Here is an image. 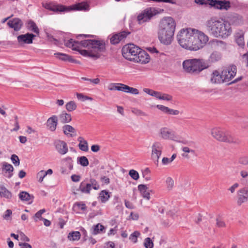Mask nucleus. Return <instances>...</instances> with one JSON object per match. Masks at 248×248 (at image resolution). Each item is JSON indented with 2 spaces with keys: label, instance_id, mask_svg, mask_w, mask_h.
<instances>
[{
  "label": "nucleus",
  "instance_id": "nucleus-1",
  "mask_svg": "<svg viewBox=\"0 0 248 248\" xmlns=\"http://www.w3.org/2000/svg\"><path fill=\"white\" fill-rule=\"evenodd\" d=\"M176 28L174 19L170 16L163 18L159 22L157 31L158 38L161 43L169 45L173 39Z\"/></svg>",
  "mask_w": 248,
  "mask_h": 248
},
{
  "label": "nucleus",
  "instance_id": "nucleus-2",
  "mask_svg": "<svg viewBox=\"0 0 248 248\" xmlns=\"http://www.w3.org/2000/svg\"><path fill=\"white\" fill-rule=\"evenodd\" d=\"M205 25L207 31L215 37L226 38L232 32V28L227 21L218 19L216 17L207 20Z\"/></svg>",
  "mask_w": 248,
  "mask_h": 248
},
{
  "label": "nucleus",
  "instance_id": "nucleus-3",
  "mask_svg": "<svg viewBox=\"0 0 248 248\" xmlns=\"http://www.w3.org/2000/svg\"><path fill=\"white\" fill-rule=\"evenodd\" d=\"M64 41V45L66 47H72L76 44H80L84 47L92 49L93 53L104 52L106 51V44L104 40H98L95 39H87L80 41H76L73 39H70L67 41Z\"/></svg>",
  "mask_w": 248,
  "mask_h": 248
},
{
  "label": "nucleus",
  "instance_id": "nucleus-4",
  "mask_svg": "<svg viewBox=\"0 0 248 248\" xmlns=\"http://www.w3.org/2000/svg\"><path fill=\"white\" fill-rule=\"evenodd\" d=\"M42 6L45 9L54 12H68L71 11H89L90 7L87 1L77 3L66 6L62 4H55L52 2L43 3Z\"/></svg>",
  "mask_w": 248,
  "mask_h": 248
},
{
  "label": "nucleus",
  "instance_id": "nucleus-5",
  "mask_svg": "<svg viewBox=\"0 0 248 248\" xmlns=\"http://www.w3.org/2000/svg\"><path fill=\"white\" fill-rule=\"evenodd\" d=\"M183 67L186 73L197 75L204 69L209 67L208 62L202 59H192L185 60L183 62Z\"/></svg>",
  "mask_w": 248,
  "mask_h": 248
},
{
  "label": "nucleus",
  "instance_id": "nucleus-6",
  "mask_svg": "<svg viewBox=\"0 0 248 248\" xmlns=\"http://www.w3.org/2000/svg\"><path fill=\"white\" fill-rule=\"evenodd\" d=\"M177 39L179 44L183 48L196 51L194 29H182L177 35Z\"/></svg>",
  "mask_w": 248,
  "mask_h": 248
},
{
  "label": "nucleus",
  "instance_id": "nucleus-7",
  "mask_svg": "<svg viewBox=\"0 0 248 248\" xmlns=\"http://www.w3.org/2000/svg\"><path fill=\"white\" fill-rule=\"evenodd\" d=\"M211 134L217 140L228 142L229 143H239V140L233 138L229 132L222 129L220 127H215L212 129Z\"/></svg>",
  "mask_w": 248,
  "mask_h": 248
},
{
  "label": "nucleus",
  "instance_id": "nucleus-8",
  "mask_svg": "<svg viewBox=\"0 0 248 248\" xmlns=\"http://www.w3.org/2000/svg\"><path fill=\"white\" fill-rule=\"evenodd\" d=\"M93 188L94 190L100 189V185L98 182L94 178H91L89 180L86 179L82 182L77 190L80 191L82 193L89 194Z\"/></svg>",
  "mask_w": 248,
  "mask_h": 248
},
{
  "label": "nucleus",
  "instance_id": "nucleus-9",
  "mask_svg": "<svg viewBox=\"0 0 248 248\" xmlns=\"http://www.w3.org/2000/svg\"><path fill=\"white\" fill-rule=\"evenodd\" d=\"M140 48L133 44H128L124 46L122 49L123 56L126 60L133 61V59L137 56Z\"/></svg>",
  "mask_w": 248,
  "mask_h": 248
},
{
  "label": "nucleus",
  "instance_id": "nucleus-10",
  "mask_svg": "<svg viewBox=\"0 0 248 248\" xmlns=\"http://www.w3.org/2000/svg\"><path fill=\"white\" fill-rule=\"evenodd\" d=\"M158 13L155 8L149 7L144 10L137 17L139 23L149 21L154 16Z\"/></svg>",
  "mask_w": 248,
  "mask_h": 248
},
{
  "label": "nucleus",
  "instance_id": "nucleus-11",
  "mask_svg": "<svg viewBox=\"0 0 248 248\" xmlns=\"http://www.w3.org/2000/svg\"><path fill=\"white\" fill-rule=\"evenodd\" d=\"M151 158L156 166H158L159 159L163 149V144L158 141L154 142L152 146Z\"/></svg>",
  "mask_w": 248,
  "mask_h": 248
},
{
  "label": "nucleus",
  "instance_id": "nucleus-12",
  "mask_svg": "<svg viewBox=\"0 0 248 248\" xmlns=\"http://www.w3.org/2000/svg\"><path fill=\"white\" fill-rule=\"evenodd\" d=\"M195 41L194 43L196 51L202 48L208 41V37L203 32L194 29Z\"/></svg>",
  "mask_w": 248,
  "mask_h": 248
},
{
  "label": "nucleus",
  "instance_id": "nucleus-13",
  "mask_svg": "<svg viewBox=\"0 0 248 248\" xmlns=\"http://www.w3.org/2000/svg\"><path fill=\"white\" fill-rule=\"evenodd\" d=\"M237 68L234 65L224 68L221 72L223 82H226L230 81L235 76Z\"/></svg>",
  "mask_w": 248,
  "mask_h": 248
},
{
  "label": "nucleus",
  "instance_id": "nucleus-14",
  "mask_svg": "<svg viewBox=\"0 0 248 248\" xmlns=\"http://www.w3.org/2000/svg\"><path fill=\"white\" fill-rule=\"evenodd\" d=\"M150 60V56L148 54L140 48L137 56L133 58L132 62L141 64H146L149 62Z\"/></svg>",
  "mask_w": 248,
  "mask_h": 248
},
{
  "label": "nucleus",
  "instance_id": "nucleus-15",
  "mask_svg": "<svg viewBox=\"0 0 248 248\" xmlns=\"http://www.w3.org/2000/svg\"><path fill=\"white\" fill-rule=\"evenodd\" d=\"M79 45L81 46L80 44H76L73 46L69 47L71 48L74 50L78 51L81 55L85 57L92 58L94 60H96L100 57V54L98 53H93L92 51H88L85 49H79Z\"/></svg>",
  "mask_w": 248,
  "mask_h": 248
},
{
  "label": "nucleus",
  "instance_id": "nucleus-16",
  "mask_svg": "<svg viewBox=\"0 0 248 248\" xmlns=\"http://www.w3.org/2000/svg\"><path fill=\"white\" fill-rule=\"evenodd\" d=\"M130 32L128 31H122L120 32L113 34L110 38V43L112 45H116L121 41H124Z\"/></svg>",
  "mask_w": 248,
  "mask_h": 248
},
{
  "label": "nucleus",
  "instance_id": "nucleus-17",
  "mask_svg": "<svg viewBox=\"0 0 248 248\" xmlns=\"http://www.w3.org/2000/svg\"><path fill=\"white\" fill-rule=\"evenodd\" d=\"M248 201V189L246 187L241 188L237 192V204L241 206Z\"/></svg>",
  "mask_w": 248,
  "mask_h": 248
},
{
  "label": "nucleus",
  "instance_id": "nucleus-18",
  "mask_svg": "<svg viewBox=\"0 0 248 248\" xmlns=\"http://www.w3.org/2000/svg\"><path fill=\"white\" fill-rule=\"evenodd\" d=\"M211 7L219 10H228L231 7V2L229 1L212 0Z\"/></svg>",
  "mask_w": 248,
  "mask_h": 248
},
{
  "label": "nucleus",
  "instance_id": "nucleus-19",
  "mask_svg": "<svg viewBox=\"0 0 248 248\" xmlns=\"http://www.w3.org/2000/svg\"><path fill=\"white\" fill-rule=\"evenodd\" d=\"M228 22L230 23V26L231 25L233 26H240L243 23V17L236 13H233L229 15L228 17Z\"/></svg>",
  "mask_w": 248,
  "mask_h": 248
},
{
  "label": "nucleus",
  "instance_id": "nucleus-20",
  "mask_svg": "<svg viewBox=\"0 0 248 248\" xmlns=\"http://www.w3.org/2000/svg\"><path fill=\"white\" fill-rule=\"evenodd\" d=\"M35 36L36 35L32 33H27L18 35L17 41L20 44H31L32 43L33 40Z\"/></svg>",
  "mask_w": 248,
  "mask_h": 248
},
{
  "label": "nucleus",
  "instance_id": "nucleus-21",
  "mask_svg": "<svg viewBox=\"0 0 248 248\" xmlns=\"http://www.w3.org/2000/svg\"><path fill=\"white\" fill-rule=\"evenodd\" d=\"M7 25L10 28L14 29L15 31H17L21 29L23 23L21 19L15 18L9 20L7 23Z\"/></svg>",
  "mask_w": 248,
  "mask_h": 248
},
{
  "label": "nucleus",
  "instance_id": "nucleus-22",
  "mask_svg": "<svg viewBox=\"0 0 248 248\" xmlns=\"http://www.w3.org/2000/svg\"><path fill=\"white\" fill-rule=\"evenodd\" d=\"M14 168L13 166L7 162H3L2 164V171L4 173V176L10 178L13 175Z\"/></svg>",
  "mask_w": 248,
  "mask_h": 248
},
{
  "label": "nucleus",
  "instance_id": "nucleus-23",
  "mask_svg": "<svg viewBox=\"0 0 248 248\" xmlns=\"http://www.w3.org/2000/svg\"><path fill=\"white\" fill-rule=\"evenodd\" d=\"M57 151L62 155H64L68 152L67 144L63 141L58 140L55 143Z\"/></svg>",
  "mask_w": 248,
  "mask_h": 248
},
{
  "label": "nucleus",
  "instance_id": "nucleus-24",
  "mask_svg": "<svg viewBox=\"0 0 248 248\" xmlns=\"http://www.w3.org/2000/svg\"><path fill=\"white\" fill-rule=\"evenodd\" d=\"M210 81L213 84L224 83L221 73L220 74L217 70L214 71L211 74Z\"/></svg>",
  "mask_w": 248,
  "mask_h": 248
},
{
  "label": "nucleus",
  "instance_id": "nucleus-25",
  "mask_svg": "<svg viewBox=\"0 0 248 248\" xmlns=\"http://www.w3.org/2000/svg\"><path fill=\"white\" fill-rule=\"evenodd\" d=\"M55 56L58 59L64 62H68L72 63H77V61L73 59L72 57L67 54L57 52L54 53Z\"/></svg>",
  "mask_w": 248,
  "mask_h": 248
},
{
  "label": "nucleus",
  "instance_id": "nucleus-26",
  "mask_svg": "<svg viewBox=\"0 0 248 248\" xmlns=\"http://www.w3.org/2000/svg\"><path fill=\"white\" fill-rule=\"evenodd\" d=\"M160 134L163 139H170L172 140H175V138H176L175 133L167 128H162L161 129Z\"/></svg>",
  "mask_w": 248,
  "mask_h": 248
},
{
  "label": "nucleus",
  "instance_id": "nucleus-27",
  "mask_svg": "<svg viewBox=\"0 0 248 248\" xmlns=\"http://www.w3.org/2000/svg\"><path fill=\"white\" fill-rule=\"evenodd\" d=\"M148 187L145 185H139L138 186V189L140 190L141 193L142 197L148 200H149L150 198V193L148 191H147Z\"/></svg>",
  "mask_w": 248,
  "mask_h": 248
},
{
  "label": "nucleus",
  "instance_id": "nucleus-28",
  "mask_svg": "<svg viewBox=\"0 0 248 248\" xmlns=\"http://www.w3.org/2000/svg\"><path fill=\"white\" fill-rule=\"evenodd\" d=\"M221 58V53L218 51H215L211 54L208 61L211 62L213 63L220 61Z\"/></svg>",
  "mask_w": 248,
  "mask_h": 248
},
{
  "label": "nucleus",
  "instance_id": "nucleus-29",
  "mask_svg": "<svg viewBox=\"0 0 248 248\" xmlns=\"http://www.w3.org/2000/svg\"><path fill=\"white\" fill-rule=\"evenodd\" d=\"M125 84L122 83H111L109 84L108 89L110 91L117 90L124 92Z\"/></svg>",
  "mask_w": 248,
  "mask_h": 248
},
{
  "label": "nucleus",
  "instance_id": "nucleus-30",
  "mask_svg": "<svg viewBox=\"0 0 248 248\" xmlns=\"http://www.w3.org/2000/svg\"><path fill=\"white\" fill-rule=\"evenodd\" d=\"M27 28L29 30L32 31L34 33H36L37 34L39 35V29L37 27L35 23L33 21L31 20H29L27 23Z\"/></svg>",
  "mask_w": 248,
  "mask_h": 248
},
{
  "label": "nucleus",
  "instance_id": "nucleus-31",
  "mask_svg": "<svg viewBox=\"0 0 248 248\" xmlns=\"http://www.w3.org/2000/svg\"><path fill=\"white\" fill-rule=\"evenodd\" d=\"M78 141L79 142L78 144L79 148L81 151L87 152L89 150L87 141L81 137L78 138Z\"/></svg>",
  "mask_w": 248,
  "mask_h": 248
},
{
  "label": "nucleus",
  "instance_id": "nucleus-32",
  "mask_svg": "<svg viewBox=\"0 0 248 248\" xmlns=\"http://www.w3.org/2000/svg\"><path fill=\"white\" fill-rule=\"evenodd\" d=\"M110 198V192L106 190H102L99 193V198L103 203L107 202Z\"/></svg>",
  "mask_w": 248,
  "mask_h": 248
},
{
  "label": "nucleus",
  "instance_id": "nucleus-33",
  "mask_svg": "<svg viewBox=\"0 0 248 248\" xmlns=\"http://www.w3.org/2000/svg\"><path fill=\"white\" fill-rule=\"evenodd\" d=\"M0 196L4 197L8 199L12 198V195L10 191H9L4 186H0Z\"/></svg>",
  "mask_w": 248,
  "mask_h": 248
},
{
  "label": "nucleus",
  "instance_id": "nucleus-34",
  "mask_svg": "<svg viewBox=\"0 0 248 248\" xmlns=\"http://www.w3.org/2000/svg\"><path fill=\"white\" fill-rule=\"evenodd\" d=\"M60 121L62 123H68L71 120V115L65 112H62L59 117Z\"/></svg>",
  "mask_w": 248,
  "mask_h": 248
},
{
  "label": "nucleus",
  "instance_id": "nucleus-35",
  "mask_svg": "<svg viewBox=\"0 0 248 248\" xmlns=\"http://www.w3.org/2000/svg\"><path fill=\"white\" fill-rule=\"evenodd\" d=\"M80 233L78 231L70 232L68 235V238L70 240L77 241L80 238Z\"/></svg>",
  "mask_w": 248,
  "mask_h": 248
},
{
  "label": "nucleus",
  "instance_id": "nucleus-36",
  "mask_svg": "<svg viewBox=\"0 0 248 248\" xmlns=\"http://www.w3.org/2000/svg\"><path fill=\"white\" fill-rule=\"evenodd\" d=\"M182 150L184 152L182 155V156L187 159L189 158V156L186 153H191L193 155L196 154V151L194 150L190 149L188 147H183L182 148Z\"/></svg>",
  "mask_w": 248,
  "mask_h": 248
},
{
  "label": "nucleus",
  "instance_id": "nucleus-37",
  "mask_svg": "<svg viewBox=\"0 0 248 248\" xmlns=\"http://www.w3.org/2000/svg\"><path fill=\"white\" fill-rule=\"evenodd\" d=\"M19 197L21 200L23 201H29L33 198V196L25 191H22L19 194Z\"/></svg>",
  "mask_w": 248,
  "mask_h": 248
},
{
  "label": "nucleus",
  "instance_id": "nucleus-38",
  "mask_svg": "<svg viewBox=\"0 0 248 248\" xmlns=\"http://www.w3.org/2000/svg\"><path fill=\"white\" fill-rule=\"evenodd\" d=\"M104 229V227L100 223H98L97 224L93 226L92 234L93 235H96L100 233L103 231Z\"/></svg>",
  "mask_w": 248,
  "mask_h": 248
},
{
  "label": "nucleus",
  "instance_id": "nucleus-39",
  "mask_svg": "<svg viewBox=\"0 0 248 248\" xmlns=\"http://www.w3.org/2000/svg\"><path fill=\"white\" fill-rule=\"evenodd\" d=\"M46 212L45 209H41L35 213L33 217V218L35 222H37L39 220H42L44 218L42 217V215Z\"/></svg>",
  "mask_w": 248,
  "mask_h": 248
},
{
  "label": "nucleus",
  "instance_id": "nucleus-40",
  "mask_svg": "<svg viewBox=\"0 0 248 248\" xmlns=\"http://www.w3.org/2000/svg\"><path fill=\"white\" fill-rule=\"evenodd\" d=\"M124 92L133 94H138L139 93V90L137 89L129 87L126 85L124 86Z\"/></svg>",
  "mask_w": 248,
  "mask_h": 248
},
{
  "label": "nucleus",
  "instance_id": "nucleus-41",
  "mask_svg": "<svg viewBox=\"0 0 248 248\" xmlns=\"http://www.w3.org/2000/svg\"><path fill=\"white\" fill-rule=\"evenodd\" d=\"M78 161L79 164L83 167L87 166L89 163L88 159L85 156H82L78 158Z\"/></svg>",
  "mask_w": 248,
  "mask_h": 248
},
{
  "label": "nucleus",
  "instance_id": "nucleus-42",
  "mask_svg": "<svg viewBox=\"0 0 248 248\" xmlns=\"http://www.w3.org/2000/svg\"><path fill=\"white\" fill-rule=\"evenodd\" d=\"M157 98L160 100L171 101L172 100V96L169 94L162 93L160 92L159 95L157 96Z\"/></svg>",
  "mask_w": 248,
  "mask_h": 248
},
{
  "label": "nucleus",
  "instance_id": "nucleus-43",
  "mask_svg": "<svg viewBox=\"0 0 248 248\" xmlns=\"http://www.w3.org/2000/svg\"><path fill=\"white\" fill-rule=\"evenodd\" d=\"M77 108V105L74 101H71L66 104V108L69 111L74 110Z\"/></svg>",
  "mask_w": 248,
  "mask_h": 248
},
{
  "label": "nucleus",
  "instance_id": "nucleus-44",
  "mask_svg": "<svg viewBox=\"0 0 248 248\" xmlns=\"http://www.w3.org/2000/svg\"><path fill=\"white\" fill-rule=\"evenodd\" d=\"M143 91L146 93L152 96L155 97L156 98H157V96H158L159 95L160 93V92H159L155 91L148 88H144L143 89Z\"/></svg>",
  "mask_w": 248,
  "mask_h": 248
},
{
  "label": "nucleus",
  "instance_id": "nucleus-45",
  "mask_svg": "<svg viewBox=\"0 0 248 248\" xmlns=\"http://www.w3.org/2000/svg\"><path fill=\"white\" fill-rule=\"evenodd\" d=\"M63 132L66 135H68L70 133H74L75 129L70 125H66L63 127Z\"/></svg>",
  "mask_w": 248,
  "mask_h": 248
},
{
  "label": "nucleus",
  "instance_id": "nucleus-46",
  "mask_svg": "<svg viewBox=\"0 0 248 248\" xmlns=\"http://www.w3.org/2000/svg\"><path fill=\"white\" fill-rule=\"evenodd\" d=\"M235 42L238 45L241 47H243L245 45L244 41V37L243 35H240L235 37Z\"/></svg>",
  "mask_w": 248,
  "mask_h": 248
},
{
  "label": "nucleus",
  "instance_id": "nucleus-47",
  "mask_svg": "<svg viewBox=\"0 0 248 248\" xmlns=\"http://www.w3.org/2000/svg\"><path fill=\"white\" fill-rule=\"evenodd\" d=\"M78 207L80 208L82 211H84L87 209V206L86 204L83 202H77L73 206V208H75Z\"/></svg>",
  "mask_w": 248,
  "mask_h": 248
},
{
  "label": "nucleus",
  "instance_id": "nucleus-48",
  "mask_svg": "<svg viewBox=\"0 0 248 248\" xmlns=\"http://www.w3.org/2000/svg\"><path fill=\"white\" fill-rule=\"evenodd\" d=\"M212 0H194L196 3L201 5H210L211 6V3Z\"/></svg>",
  "mask_w": 248,
  "mask_h": 248
},
{
  "label": "nucleus",
  "instance_id": "nucleus-49",
  "mask_svg": "<svg viewBox=\"0 0 248 248\" xmlns=\"http://www.w3.org/2000/svg\"><path fill=\"white\" fill-rule=\"evenodd\" d=\"M238 162L243 165H248V155H243L238 159Z\"/></svg>",
  "mask_w": 248,
  "mask_h": 248
},
{
  "label": "nucleus",
  "instance_id": "nucleus-50",
  "mask_svg": "<svg viewBox=\"0 0 248 248\" xmlns=\"http://www.w3.org/2000/svg\"><path fill=\"white\" fill-rule=\"evenodd\" d=\"M167 187L168 190H171L174 185V181L170 177H168L166 181Z\"/></svg>",
  "mask_w": 248,
  "mask_h": 248
},
{
  "label": "nucleus",
  "instance_id": "nucleus-51",
  "mask_svg": "<svg viewBox=\"0 0 248 248\" xmlns=\"http://www.w3.org/2000/svg\"><path fill=\"white\" fill-rule=\"evenodd\" d=\"M46 176L45 173V170H41L38 172L37 174V178L40 183H42L43 181L44 178Z\"/></svg>",
  "mask_w": 248,
  "mask_h": 248
},
{
  "label": "nucleus",
  "instance_id": "nucleus-52",
  "mask_svg": "<svg viewBox=\"0 0 248 248\" xmlns=\"http://www.w3.org/2000/svg\"><path fill=\"white\" fill-rule=\"evenodd\" d=\"M144 245L146 248H153L154 244L152 240L148 237L145 239Z\"/></svg>",
  "mask_w": 248,
  "mask_h": 248
},
{
  "label": "nucleus",
  "instance_id": "nucleus-53",
  "mask_svg": "<svg viewBox=\"0 0 248 248\" xmlns=\"http://www.w3.org/2000/svg\"><path fill=\"white\" fill-rule=\"evenodd\" d=\"M129 175L135 180H138L139 178L138 172L134 170H131L129 172Z\"/></svg>",
  "mask_w": 248,
  "mask_h": 248
},
{
  "label": "nucleus",
  "instance_id": "nucleus-54",
  "mask_svg": "<svg viewBox=\"0 0 248 248\" xmlns=\"http://www.w3.org/2000/svg\"><path fill=\"white\" fill-rule=\"evenodd\" d=\"M58 118L55 115H53L52 117L49 118L46 122V124H57Z\"/></svg>",
  "mask_w": 248,
  "mask_h": 248
},
{
  "label": "nucleus",
  "instance_id": "nucleus-55",
  "mask_svg": "<svg viewBox=\"0 0 248 248\" xmlns=\"http://www.w3.org/2000/svg\"><path fill=\"white\" fill-rule=\"evenodd\" d=\"M11 160L13 163L16 166H17L19 165V159L18 157L16 155H13L11 157Z\"/></svg>",
  "mask_w": 248,
  "mask_h": 248
},
{
  "label": "nucleus",
  "instance_id": "nucleus-56",
  "mask_svg": "<svg viewBox=\"0 0 248 248\" xmlns=\"http://www.w3.org/2000/svg\"><path fill=\"white\" fill-rule=\"evenodd\" d=\"M150 171L149 168H147L145 169L142 173L143 177L145 178L146 181H149L151 180V177L148 175Z\"/></svg>",
  "mask_w": 248,
  "mask_h": 248
},
{
  "label": "nucleus",
  "instance_id": "nucleus-57",
  "mask_svg": "<svg viewBox=\"0 0 248 248\" xmlns=\"http://www.w3.org/2000/svg\"><path fill=\"white\" fill-rule=\"evenodd\" d=\"M148 1H153L155 2H165L170 3L171 4H176V1L174 0H147Z\"/></svg>",
  "mask_w": 248,
  "mask_h": 248
},
{
  "label": "nucleus",
  "instance_id": "nucleus-58",
  "mask_svg": "<svg viewBox=\"0 0 248 248\" xmlns=\"http://www.w3.org/2000/svg\"><path fill=\"white\" fill-rule=\"evenodd\" d=\"M216 225L218 227H225V223L222 219L217 218L216 219Z\"/></svg>",
  "mask_w": 248,
  "mask_h": 248
},
{
  "label": "nucleus",
  "instance_id": "nucleus-59",
  "mask_svg": "<svg viewBox=\"0 0 248 248\" xmlns=\"http://www.w3.org/2000/svg\"><path fill=\"white\" fill-rule=\"evenodd\" d=\"M47 37L48 38V39L50 42H54V43L55 45H57L59 44V41H58V40H57V39L54 38V37L52 35L47 34Z\"/></svg>",
  "mask_w": 248,
  "mask_h": 248
},
{
  "label": "nucleus",
  "instance_id": "nucleus-60",
  "mask_svg": "<svg viewBox=\"0 0 248 248\" xmlns=\"http://www.w3.org/2000/svg\"><path fill=\"white\" fill-rule=\"evenodd\" d=\"M156 108L161 110L162 111L167 114L169 108L161 105H157Z\"/></svg>",
  "mask_w": 248,
  "mask_h": 248
},
{
  "label": "nucleus",
  "instance_id": "nucleus-61",
  "mask_svg": "<svg viewBox=\"0 0 248 248\" xmlns=\"http://www.w3.org/2000/svg\"><path fill=\"white\" fill-rule=\"evenodd\" d=\"M12 214V211L11 210L7 209L3 216V218L5 219H8V217H10Z\"/></svg>",
  "mask_w": 248,
  "mask_h": 248
},
{
  "label": "nucleus",
  "instance_id": "nucleus-62",
  "mask_svg": "<svg viewBox=\"0 0 248 248\" xmlns=\"http://www.w3.org/2000/svg\"><path fill=\"white\" fill-rule=\"evenodd\" d=\"M239 186V184L238 183L234 184L232 186H231L228 190L230 191L231 193H233L235 191V189L238 188Z\"/></svg>",
  "mask_w": 248,
  "mask_h": 248
},
{
  "label": "nucleus",
  "instance_id": "nucleus-63",
  "mask_svg": "<svg viewBox=\"0 0 248 248\" xmlns=\"http://www.w3.org/2000/svg\"><path fill=\"white\" fill-rule=\"evenodd\" d=\"M124 204L126 208L128 209H134V205L129 201L125 200L124 201Z\"/></svg>",
  "mask_w": 248,
  "mask_h": 248
},
{
  "label": "nucleus",
  "instance_id": "nucleus-64",
  "mask_svg": "<svg viewBox=\"0 0 248 248\" xmlns=\"http://www.w3.org/2000/svg\"><path fill=\"white\" fill-rule=\"evenodd\" d=\"M243 61L248 66V52L242 56Z\"/></svg>",
  "mask_w": 248,
  "mask_h": 248
}]
</instances>
